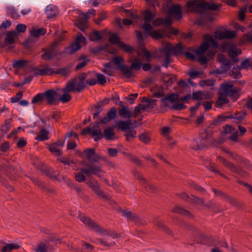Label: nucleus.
<instances>
[{"mask_svg":"<svg viewBox=\"0 0 252 252\" xmlns=\"http://www.w3.org/2000/svg\"><path fill=\"white\" fill-rule=\"evenodd\" d=\"M87 80L77 81L76 78L69 80L66 84L67 91H74L78 93L82 92L87 87Z\"/></svg>","mask_w":252,"mask_h":252,"instance_id":"nucleus-3","label":"nucleus"},{"mask_svg":"<svg viewBox=\"0 0 252 252\" xmlns=\"http://www.w3.org/2000/svg\"><path fill=\"white\" fill-rule=\"evenodd\" d=\"M189 185L191 187H192L193 188V189H194L195 190H196V191H197L198 192H200L201 193L206 192V189L204 188H203L201 186H200L197 185L193 182H191L190 183H189Z\"/></svg>","mask_w":252,"mask_h":252,"instance_id":"nucleus-62","label":"nucleus"},{"mask_svg":"<svg viewBox=\"0 0 252 252\" xmlns=\"http://www.w3.org/2000/svg\"><path fill=\"white\" fill-rule=\"evenodd\" d=\"M214 17L211 14L206 13L201 15L197 20L198 25H206L209 23L213 22Z\"/></svg>","mask_w":252,"mask_h":252,"instance_id":"nucleus-16","label":"nucleus"},{"mask_svg":"<svg viewBox=\"0 0 252 252\" xmlns=\"http://www.w3.org/2000/svg\"><path fill=\"white\" fill-rule=\"evenodd\" d=\"M205 206L211 209L215 213L221 212L222 210L220 204H217L212 200L207 202Z\"/></svg>","mask_w":252,"mask_h":252,"instance_id":"nucleus-22","label":"nucleus"},{"mask_svg":"<svg viewBox=\"0 0 252 252\" xmlns=\"http://www.w3.org/2000/svg\"><path fill=\"white\" fill-rule=\"evenodd\" d=\"M18 34L14 31H11L8 32L6 34L4 41L7 44L11 45L15 42L14 37Z\"/></svg>","mask_w":252,"mask_h":252,"instance_id":"nucleus-26","label":"nucleus"},{"mask_svg":"<svg viewBox=\"0 0 252 252\" xmlns=\"http://www.w3.org/2000/svg\"><path fill=\"white\" fill-rule=\"evenodd\" d=\"M173 51V52L175 54L178 55H184L185 52L184 51V47L182 44L180 43H177L174 47L172 48Z\"/></svg>","mask_w":252,"mask_h":252,"instance_id":"nucleus-49","label":"nucleus"},{"mask_svg":"<svg viewBox=\"0 0 252 252\" xmlns=\"http://www.w3.org/2000/svg\"><path fill=\"white\" fill-rule=\"evenodd\" d=\"M42 52L44 53L41 55V58L45 61H50L57 56V53L53 48L50 49L43 48L42 49Z\"/></svg>","mask_w":252,"mask_h":252,"instance_id":"nucleus-15","label":"nucleus"},{"mask_svg":"<svg viewBox=\"0 0 252 252\" xmlns=\"http://www.w3.org/2000/svg\"><path fill=\"white\" fill-rule=\"evenodd\" d=\"M12 119H6L4 122V126H2L1 129L0 130L2 134L6 133L10 129Z\"/></svg>","mask_w":252,"mask_h":252,"instance_id":"nucleus-46","label":"nucleus"},{"mask_svg":"<svg viewBox=\"0 0 252 252\" xmlns=\"http://www.w3.org/2000/svg\"><path fill=\"white\" fill-rule=\"evenodd\" d=\"M103 111V108L102 107V105L99 103H97L94 106L92 109L91 111L92 112L93 115V118L95 119L98 117L99 114L100 112Z\"/></svg>","mask_w":252,"mask_h":252,"instance_id":"nucleus-32","label":"nucleus"},{"mask_svg":"<svg viewBox=\"0 0 252 252\" xmlns=\"http://www.w3.org/2000/svg\"><path fill=\"white\" fill-rule=\"evenodd\" d=\"M219 243H220V241L217 239H216L213 236L209 235V239L207 245L214 247L217 246L219 245Z\"/></svg>","mask_w":252,"mask_h":252,"instance_id":"nucleus-61","label":"nucleus"},{"mask_svg":"<svg viewBox=\"0 0 252 252\" xmlns=\"http://www.w3.org/2000/svg\"><path fill=\"white\" fill-rule=\"evenodd\" d=\"M116 126H112L111 127H108L104 129L103 137L107 140H113V137L115 135L114 128L116 127Z\"/></svg>","mask_w":252,"mask_h":252,"instance_id":"nucleus-23","label":"nucleus"},{"mask_svg":"<svg viewBox=\"0 0 252 252\" xmlns=\"http://www.w3.org/2000/svg\"><path fill=\"white\" fill-rule=\"evenodd\" d=\"M129 63H131V65L128 67L126 66V70L125 77L126 78H130L134 76L132 69L135 70H139L141 69L142 63L139 61L137 58H135L133 60L130 59L129 60Z\"/></svg>","mask_w":252,"mask_h":252,"instance_id":"nucleus-7","label":"nucleus"},{"mask_svg":"<svg viewBox=\"0 0 252 252\" xmlns=\"http://www.w3.org/2000/svg\"><path fill=\"white\" fill-rule=\"evenodd\" d=\"M82 46L80 44H77L76 43L73 42L69 46L65 48V51L69 54L72 55L77 51L80 50Z\"/></svg>","mask_w":252,"mask_h":252,"instance_id":"nucleus-31","label":"nucleus"},{"mask_svg":"<svg viewBox=\"0 0 252 252\" xmlns=\"http://www.w3.org/2000/svg\"><path fill=\"white\" fill-rule=\"evenodd\" d=\"M29 61L28 60H14L12 66L14 68H21L25 66L26 63H28Z\"/></svg>","mask_w":252,"mask_h":252,"instance_id":"nucleus-44","label":"nucleus"},{"mask_svg":"<svg viewBox=\"0 0 252 252\" xmlns=\"http://www.w3.org/2000/svg\"><path fill=\"white\" fill-rule=\"evenodd\" d=\"M178 95L175 94H172L168 96H166L161 99V100L163 102L165 106H169V103L166 101L169 100L170 102H174L176 99H177Z\"/></svg>","mask_w":252,"mask_h":252,"instance_id":"nucleus-43","label":"nucleus"},{"mask_svg":"<svg viewBox=\"0 0 252 252\" xmlns=\"http://www.w3.org/2000/svg\"><path fill=\"white\" fill-rule=\"evenodd\" d=\"M154 224L159 228L161 229L163 231L170 236H173L174 233L172 230L163 224V221L158 219H156L154 220Z\"/></svg>","mask_w":252,"mask_h":252,"instance_id":"nucleus-20","label":"nucleus"},{"mask_svg":"<svg viewBox=\"0 0 252 252\" xmlns=\"http://www.w3.org/2000/svg\"><path fill=\"white\" fill-rule=\"evenodd\" d=\"M143 15L144 17V20L146 22L151 21L155 17L156 14L153 13L151 10L147 9L143 12Z\"/></svg>","mask_w":252,"mask_h":252,"instance_id":"nucleus-40","label":"nucleus"},{"mask_svg":"<svg viewBox=\"0 0 252 252\" xmlns=\"http://www.w3.org/2000/svg\"><path fill=\"white\" fill-rule=\"evenodd\" d=\"M6 11L7 14L10 16V17L14 19H18L20 16L17 12V10L13 7L10 6L6 8Z\"/></svg>","mask_w":252,"mask_h":252,"instance_id":"nucleus-37","label":"nucleus"},{"mask_svg":"<svg viewBox=\"0 0 252 252\" xmlns=\"http://www.w3.org/2000/svg\"><path fill=\"white\" fill-rule=\"evenodd\" d=\"M45 13L48 19L53 18L57 14V7L52 5H48L46 8Z\"/></svg>","mask_w":252,"mask_h":252,"instance_id":"nucleus-24","label":"nucleus"},{"mask_svg":"<svg viewBox=\"0 0 252 252\" xmlns=\"http://www.w3.org/2000/svg\"><path fill=\"white\" fill-rule=\"evenodd\" d=\"M62 113L60 111H55L52 112L51 118L54 119L56 122H58L59 120L61 118Z\"/></svg>","mask_w":252,"mask_h":252,"instance_id":"nucleus-60","label":"nucleus"},{"mask_svg":"<svg viewBox=\"0 0 252 252\" xmlns=\"http://www.w3.org/2000/svg\"><path fill=\"white\" fill-rule=\"evenodd\" d=\"M234 159H235L240 164L244 167H249L250 166V161L241 156L235 155Z\"/></svg>","mask_w":252,"mask_h":252,"instance_id":"nucleus-42","label":"nucleus"},{"mask_svg":"<svg viewBox=\"0 0 252 252\" xmlns=\"http://www.w3.org/2000/svg\"><path fill=\"white\" fill-rule=\"evenodd\" d=\"M107 116L109 120H112L117 117V110L115 107H111L107 112Z\"/></svg>","mask_w":252,"mask_h":252,"instance_id":"nucleus-55","label":"nucleus"},{"mask_svg":"<svg viewBox=\"0 0 252 252\" xmlns=\"http://www.w3.org/2000/svg\"><path fill=\"white\" fill-rule=\"evenodd\" d=\"M83 244L82 245L81 251L82 252H92L94 247L91 244L82 241Z\"/></svg>","mask_w":252,"mask_h":252,"instance_id":"nucleus-50","label":"nucleus"},{"mask_svg":"<svg viewBox=\"0 0 252 252\" xmlns=\"http://www.w3.org/2000/svg\"><path fill=\"white\" fill-rule=\"evenodd\" d=\"M240 88L234 87L232 84L224 82L221 84L219 92L220 96L215 102V106L220 107L222 105L228 103L229 100L226 97V95L232 98L234 100H237L240 96Z\"/></svg>","mask_w":252,"mask_h":252,"instance_id":"nucleus-2","label":"nucleus"},{"mask_svg":"<svg viewBox=\"0 0 252 252\" xmlns=\"http://www.w3.org/2000/svg\"><path fill=\"white\" fill-rule=\"evenodd\" d=\"M46 33V30L44 28H39L38 30L33 29L31 31L30 35L32 36L38 37L40 35H44Z\"/></svg>","mask_w":252,"mask_h":252,"instance_id":"nucleus-38","label":"nucleus"},{"mask_svg":"<svg viewBox=\"0 0 252 252\" xmlns=\"http://www.w3.org/2000/svg\"><path fill=\"white\" fill-rule=\"evenodd\" d=\"M172 211L174 213L187 216L189 218L193 219L194 217L193 215L189 211L180 207H176L173 209Z\"/></svg>","mask_w":252,"mask_h":252,"instance_id":"nucleus-29","label":"nucleus"},{"mask_svg":"<svg viewBox=\"0 0 252 252\" xmlns=\"http://www.w3.org/2000/svg\"><path fill=\"white\" fill-rule=\"evenodd\" d=\"M209 239V235H206L202 233H199V236L196 239V243L202 245H207Z\"/></svg>","mask_w":252,"mask_h":252,"instance_id":"nucleus-34","label":"nucleus"},{"mask_svg":"<svg viewBox=\"0 0 252 252\" xmlns=\"http://www.w3.org/2000/svg\"><path fill=\"white\" fill-rule=\"evenodd\" d=\"M224 122V119H223V116L221 115H220L217 116V117L210 124L209 126H211L214 128L215 126H217L221 124L222 122Z\"/></svg>","mask_w":252,"mask_h":252,"instance_id":"nucleus-52","label":"nucleus"},{"mask_svg":"<svg viewBox=\"0 0 252 252\" xmlns=\"http://www.w3.org/2000/svg\"><path fill=\"white\" fill-rule=\"evenodd\" d=\"M113 61L114 63L117 65L118 69L125 75L126 65L124 64H122V63L124 62V59L120 57H116L113 59Z\"/></svg>","mask_w":252,"mask_h":252,"instance_id":"nucleus-21","label":"nucleus"},{"mask_svg":"<svg viewBox=\"0 0 252 252\" xmlns=\"http://www.w3.org/2000/svg\"><path fill=\"white\" fill-rule=\"evenodd\" d=\"M0 170H1L3 174L8 176L11 180H16L18 169L13 166L9 164H1L0 165Z\"/></svg>","mask_w":252,"mask_h":252,"instance_id":"nucleus-6","label":"nucleus"},{"mask_svg":"<svg viewBox=\"0 0 252 252\" xmlns=\"http://www.w3.org/2000/svg\"><path fill=\"white\" fill-rule=\"evenodd\" d=\"M75 25L80 30L84 32L88 28L87 22L82 20H77Z\"/></svg>","mask_w":252,"mask_h":252,"instance_id":"nucleus-51","label":"nucleus"},{"mask_svg":"<svg viewBox=\"0 0 252 252\" xmlns=\"http://www.w3.org/2000/svg\"><path fill=\"white\" fill-rule=\"evenodd\" d=\"M122 216L126 218L128 220L130 221H135L138 220V217L136 214L132 213L130 211L125 210H121Z\"/></svg>","mask_w":252,"mask_h":252,"instance_id":"nucleus-27","label":"nucleus"},{"mask_svg":"<svg viewBox=\"0 0 252 252\" xmlns=\"http://www.w3.org/2000/svg\"><path fill=\"white\" fill-rule=\"evenodd\" d=\"M49 131L45 128H42L40 130V134L37 136L36 139L38 141H43L49 139Z\"/></svg>","mask_w":252,"mask_h":252,"instance_id":"nucleus-35","label":"nucleus"},{"mask_svg":"<svg viewBox=\"0 0 252 252\" xmlns=\"http://www.w3.org/2000/svg\"><path fill=\"white\" fill-rule=\"evenodd\" d=\"M205 41L201 43L200 47L203 49L205 51H206L209 47V44L208 41L212 43L213 46L217 47L218 44L217 41L213 38V37L209 35H206L204 36Z\"/></svg>","mask_w":252,"mask_h":252,"instance_id":"nucleus-18","label":"nucleus"},{"mask_svg":"<svg viewBox=\"0 0 252 252\" xmlns=\"http://www.w3.org/2000/svg\"><path fill=\"white\" fill-rule=\"evenodd\" d=\"M126 156L129 158V160L138 165L141 164V161L136 156H132L131 154H126Z\"/></svg>","mask_w":252,"mask_h":252,"instance_id":"nucleus-58","label":"nucleus"},{"mask_svg":"<svg viewBox=\"0 0 252 252\" xmlns=\"http://www.w3.org/2000/svg\"><path fill=\"white\" fill-rule=\"evenodd\" d=\"M88 161L91 163L98 162L101 159L102 156L95 153L94 148H88L84 151Z\"/></svg>","mask_w":252,"mask_h":252,"instance_id":"nucleus-11","label":"nucleus"},{"mask_svg":"<svg viewBox=\"0 0 252 252\" xmlns=\"http://www.w3.org/2000/svg\"><path fill=\"white\" fill-rule=\"evenodd\" d=\"M224 200L229 202V203L233 206H239V203L237 200L231 196H229L227 194L226 197L225 198Z\"/></svg>","mask_w":252,"mask_h":252,"instance_id":"nucleus-63","label":"nucleus"},{"mask_svg":"<svg viewBox=\"0 0 252 252\" xmlns=\"http://www.w3.org/2000/svg\"><path fill=\"white\" fill-rule=\"evenodd\" d=\"M187 7L194 12L200 13L205 9L204 0H190L186 3Z\"/></svg>","mask_w":252,"mask_h":252,"instance_id":"nucleus-8","label":"nucleus"},{"mask_svg":"<svg viewBox=\"0 0 252 252\" xmlns=\"http://www.w3.org/2000/svg\"><path fill=\"white\" fill-rule=\"evenodd\" d=\"M168 14L178 20L183 17L182 8L179 4H174L168 9Z\"/></svg>","mask_w":252,"mask_h":252,"instance_id":"nucleus-13","label":"nucleus"},{"mask_svg":"<svg viewBox=\"0 0 252 252\" xmlns=\"http://www.w3.org/2000/svg\"><path fill=\"white\" fill-rule=\"evenodd\" d=\"M101 35L99 31H94L89 34V40L92 41L99 40L101 38Z\"/></svg>","mask_w":252,"mask_h":252,"instance_id":"nucleus-47","label":"nucleus"},{"mask_svg":"<svg viewBox=\"0 0 252 252\" xmlns=\"http://www.w3.org/2000/svg\"><path fill=\"white\" fill-rule=\"evenodd\" d=\"M57 90H61L63 93V94L61 95L54 89H49L43 93L36 94L32 98V103L40 104L43 100H45L46 104L48 105H57L60 101L63 103H67L72 98V96L69 93L74 92L67 91L66 86L62 89H58Z\"/></svg>","mask_w":252,"mask_h":252,"instance_id":"nucleus-1","label":"nucleus"},{"mask_svg":"<svg viewBox=\"0 0 252 252\" xmlns=\"http://www.w3.org/2000/svg\"><path fill=\"white\" fill-rule=\"evenodd\" d=\"M165 52V56L164 58V63L162 64V66L165 68H168L170 63L171 62V58L170 56V53L171 48L166 45L164 49Z\"/></svg>","mask_w":252,"mask_h":252,"instance_id":"nucleus-28","label":"nucleus"},{"mask_svg":"<svg viewBox=\"0 0 252 252\" xmlns=\"http://www.w3.org/2000/svg\"><path fill=\"white\" fill-rule=\"evenodd\" d=\"M78 218L86 226L97 233H103L106 231V230L100 227L98 224L96 223L92 219L84 214H80Z\"/></svg>","mask_w":252,"mask_h":252,"instance_id":"nucleus-5","label":"nucleus"},{"mask_svg":"<svg viewBox=\"0 0 252 252\" xmlns=\"http://www.w3.org/2000/svg\"><path fill=\"white\" fill-rule=\"evenodd\" d=\"M139 139L145 144L151 142V138L147 133H143L138 136Z\"/></svg>","mask_w":252,"mask_h":252,"instance_id":"nucleus-54","label":"nucleus"},{"mask_svg":"<svg viewBox=\"0 0 252 252\" xmlns=\"http://www.w3.org/2000/svg\"><path fill=\"white\" fill-rule=\"evenodd\" d=\"M96 76L97 77V82L98 84H99L101 85H103L106 83V79L104 75L97 73L96 74Z\"/></svg>","mask_w":252,"mask_h":252,"instance_id":"nucleus-59","label":"nucleus"},{"mask_svg":"<svg viewBox=\"0 0 252 252\" xmlns=\"http://www.w3.org/2000/svg\"><path fill=\"white\" fill-rule=\"evenodd\" d=\"M58 147L54 143L49 145V150L53 153L56 156H60L62 155L63 152L60 149H58Z\"/></svg>","mask_w":252,"mask_h":252,"instance_id":"nucleus-48","label":"nucleus"},{"mask_svg":"<svg viewBox=\"0 0 252 252\" xmlns=\"http://www.w3.org/2000/svg\"><path fill=\"white\" fill-rule=\"evenodd\" d=\"M81 164L87 167V168H81L80 170L85 174L88 177H90L91 175L93 174L99 178L101 177L99 173L103 172V169L100 166L91 164L85 161H82Z\"/></svg>","mask_w":252,"mask_h":252,"instance_id":"nucleus-4","label":"nucleus"},{"mask_svg":"<svg viewBox=\"0 0 252 252\" xmlns=\"http://www.w3.org/2000/svg\"><path fill=\"white\" fill-rule=\"evenodd\" d=\"M87 134H91L94 138V141L97 142L103 137V133L100 129L93 130L89 126L84 128L81 131V134L85 135Z\"/></svg>","mask_w":252,"mask_h":252,"instance_id":"nucleus-10","label":"nucleus"},{"mask_svg":"<svg viewBox=\"0 0 252 252\" xmlns=\"http://www.w3.org/2000/svg\"><path fill=\"white\" fill-rule=\"evenodd\" d=\"M118 47L123 51L127 53H131L133 52L134 50V49L130 46V45L126 44L123 41L120 42V45Z\"/></svg>","mask_w":252,"mask_h":252,"instance_id":"nucleus-41","label":"nucleus"},{"mask_svg":"<svg viewBox=\"0 0 252 252\" xmlns=\"http://www.w3.org/2000/svg\"><path fill=\"white\" fill-rule=\"evenodd\" d=\"M1 244H6L1 249V252H11L13 250H17L20 246L17 244L10 243L6 244L5 242L1 241Z\"/></svg>","mask_w":252,"mask_h":252,"instance_id":"nucleus-25","label":"nucleus"},{"mask_svg":"<svg viewBox=\"0 0 252 252\" xmlns=\"http://www.w3.org/2000/svg\"><path fill=\"white\" fill-rule=\"evenodd\" d=\"M86 183L97 195L105 200L109 199V198L105 194L104 191L101 190L100 187L97 182H95L94 183L93 182L89 181Z\"/></svg>","mask_w":252,"mask_h":252,"instance_id":"nucleus-12","label":"nucleus"},{"mask_svg":"<svg viewBox=\"0 0 252 252\" xmlns=\"http://www.w3.org/2000/svg\"><path fill=\"white\" fill-rule=\"evenodd\" d=\"M191 98L193 100H198L200 102L203 98V92L201 91H197L195 92H193Z\"/></svg>","mask_w":252,"mask_h":252,"instance_id":"nucleus-53","label":"nucleus"},{"mask_svg":"<svg viewBox=\"0 0 252 252\" xmlns=\"http://www.w3.org/2000/svg\"><path fill=\"white\" fill-rule=\"evenodd\" d=\"M118 113L119 115L122 118L128 119H130L131 118L130 111L128 106L123 107L122 109H119Z\"/></svg>","mask_w":252,"mask_h":252,"instance_id":"nucleus-33","label":"nucleus"},{"mask_svg":"<svg viewBox=\"0 0 252 252\" xmlns=\"http://www.w3.org/2000/svg\"><path fill=\"white\" fill-rule=\"evenodd\" d=\"M218 158L224 166L237 174L242 176H245L246 175V172L241 167L234 165L233 163L221 157H219Z\"/></svg>","mask_w":252,"mask_h":252,"instance_id":"nucleus-9","label":"nucleus"},{"mask_svg":"<svg viewBox=\"0 0 252 252\" xmlns=\"http://www.w3.org/2000/svg\"><path fill=\"white\" fill-rule=\"evenodd\" d=\"M204 5L205 9L209 10H217L219 7H221V4H216L212 2H207L204 1Z\"/></svg>","mask_w":252,"mask_h":252,"instance_id":"nucleus-39","label":"nucleus"},{"mask_svg":"<svg viewBox=\"0 0 252 252\" xmlns=\"http://www.w3.org/2000/svg\"><path fill=\"white\" fill-rule=\"evenodd\" d=\"M225 141V139L223 138L220 137L218 139L216 140L214 138L211 139L209 145L210 146H214L215 147H217L221 144H222Z\"/></svg>","mask_w":252,"mask_h":252,"instance_id":"nucleus-56","label":"nucleus"},{"mask_svg":"<svg viewBox=\"0 0 252 252\" xmlns=\"http://www.w3.org/2000/svg\"><path fill=\"white\" fill-rule=\"evenodd\" d=\"M84 173L80 171V172L75 173L74 176L77 182L82 183L86 180V177Z\"/></svg>","mask_w":252,"mask_h":252,"instance_id":"nucleus-57","label":"nucleus"},{"mask_svg":"<svg viewBox=\"0 0 252 252\" xmlns=\"http://www.w3.org/2000/svg\"><path fill=\"white\" fill-rule=\"evenodd\" d=\"M137 55L142 58H145L146 60L148 62L150 61V59L152 57L151 52L145 48L137 52Z\"/></svg>","mask_w":252,"mask_h":252,"instance_id":"nucleus-36","label":"nucleus"},{"mask_svg":"<svg viewBox=\"0 0 252 252\" xmlns=\"http://www.w3.org/2000/svg\"><path fill=\"white\" fill-rule=\"evenodd\" d=\"M109 41L112 44H117L118 46L120 45V42H122L120 40L119 36L116 33L110 34Z\"/></svg>","mask_w":252,"mask_h":252,"instance_id":"nucleus-45","label":"nucleus"},{"mask_svg":"<svg viewBox=\"0 0 252 252\" xmlns=\"http://www.w3.org/2000/svg\"><path fill=\"white\" fill-rule=\"evenodd\" d=\"M42 175H45L48 178L52 180H55L60 181V178H58L59 175V172L56 171L52 167L47 166L44 168L43 171L41 173Z\"/></svg>","mask_w":252,"mask_h":252,"instance_id":"nucleus-14","label":"nucleus"},{"mask_svg":"<svg viewBox=\"0 0 252 252\" xmlns=\"http://www.w3.org/2000/svg\"><path fill=\"white\" fill-rule=\"evenodd\" d=\"M214 128L211 126H208L205 130L200 133L199 138L200 140L205 141L210 139L213 135L214 131L212 130Z\"/></svg>","mask_w":252,"mask_h":252,"instance_id":"nucleus-17","label":"nucleus"},{"mask_svg":"<svg viewBox=\"0 0 252 252\" xmlns=\"http://www.w3.org/2000/svg\"><path fill=\"white\" fill-rule=\"evenodd\" d=\"M34 251L35 252H48L46 245L43 243H39Z\"/></svg>","mask_w":252,"mask_h":252,"instance_id":"nucleus-64","label":"nucleus"},{"mask_svg":"<svg viewBox=\"0 0 252 252\" xmlns=\"http://www.w3.org/2000/svg\"><path fill=\"white\" fill-rule=\"evenodd\" d=\"M35 69H36V68H35ZM54 73H55V71H54L53 69L52 68L37 69V71L35 72L36 76H45L47 75H50Z\"/></svg>","mask_w":252,"mask_h":252,"instance_id":"nucleus-30","label":"nucleus"},{"mask_svg":"<svg viewBox=\"0 0 252 252\" xmlns=\"http://www.w3.org/2000/svg\"><path fill=\"white\" fill-rule=\"evenodd\" d=\"M147 33L152 38L156 40H160L163 39L165 36H167V35L165 33L164 31L159 29L149 31Z\"/></svg>","mask_w":252,"mask_h":252,"instance_id":"nucleus-19","label":"nucleus"}]
</instances>
